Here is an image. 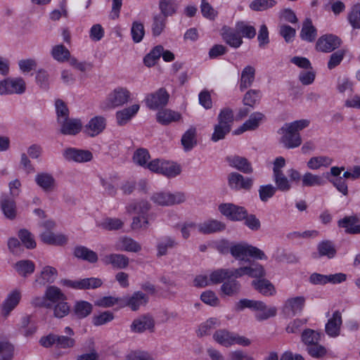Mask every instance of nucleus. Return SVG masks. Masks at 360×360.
Instances as JSON below:
<instances>
[{
	"label": "nucleus",
	"instance_id": "1",
	"mask_svg": "<svg viewBox=\"0 0 360 360\" xmlns=\"http://www.w3.org/2000/svg\"><path fill=\"white\" fill-rule=\"evenodd\" d=\"M309 124L308 120H297L285 123L278 133L281 135L280 142L287 148H294L300 146L302 139L299 131Z\"/></svg>",
	"mask_w": 360,
	"mask_h": 360
},
{
	"label": "nucleus",
	"instance_id": "2",
	"mask_svg": "<svg viewBox=\"0 0 360 360\" xmlns=\"http://www.w3.org/2000/svg\"><path fill=\"white\" fill-rule=\"evenodd\" d=\"M236 308L238 310H243L245 308H250L260 313L257 315L259 320H265L270 317H274L276 315L277 309L275 307L267 308L266 304L262 301L251 300L248 299L240 300L236 304Z\"/></svg>",
	"mask_w": 360,
	"mask_h": 360
},
{
	"label": "nucleus",
	"instance_id": "3",
	"mask_svg": "<svg viewBox=\"0 0 360 360\" xmlns=\"http://www.w3.org/2000/svg\"><path fill=\"white\" fill-rule=\"evenodd\" d=\"M130 96L131 94L128 89L122 87L116 88L108 94L101 108L103 110H108L122 106L129 101Z\"/></svg>",
	"mask_w": 360,
	"mask_h": 360
},
{
	"label": "nucleus",
	"instance_id": "4",
	"mask_svg": "<svg viewBox=\"0 0 360 360\" xmlns=\"http://www.w3.org/2000/svg\"><path fill=\"white\" fill-rule=\"evenodd\" d=\"M153 203L158 206H173L186 201V195L182 192L170 193L166 191L156 192L150 198Z\"/></svg>",
	"mask_w": 360,
	"mask_h": 360
},
{
	"label": "nucleus",
	"instance_id": "5",
	"mask_svg": "<svg viewBox=\"0 0 360 360\" xmlns=\"http://www.w3.org/2000/svg\"><path fill=\"white\" fill-rule=\"evenodd\" d=\"M230 252L236 259L245 260L248 256L265 259V254L259 248L247 244H237L230 248Z\"/></svg>",
	"mask_w": 360,
	"mask_h": 360
},
{
	"label": "nucleus",
	"instance_id": "6",
	"mask_svg": "<svg viewBox=\"0 0 360 360\" xmlns=\"http://www.w3.org/2000/svg\"><path fill=\"white\" fill-rule=\"evenodd\" d=\"M169 94L165 88H160L156 91L149 94L145 98L147 107L153 110L162 108L167 105Z\"/></svg>",
	"mask_w": 360,
	"mask_h": 360
},
{
	"label": "nucleus",
	"instance_id": "7",
	"mask_svg": "<svg viewBox=\"0 0 360 360\" xmlns=\"http://www.w3.org/2000/svg\"><path fill=\"white\" fill-rule=\"evenodd\" d=\"M148 297L141 291H135L131 295L122 297L121 308L129 307L131 311H138L147 304Z\"/></svg>",
	"mask_w": 360,
	"mask_h": 360
},
{
	"label": "nucleus",
	"instance_id": "8",
	"mask_svg": "<svg viewBox=\"0 0 360 360\" xmlns=\"http://www.w3.org/2000/svg\"><path fill=\"white\" fill-rule=\"evenodd\" d=\"M155 328V319L150 314H143L136 318L130 325V330L134 333H143L146 330L153 333Z\"/></svg>",
	"mask_w": 360,
	"mask_h": 360
},
{
	"label": "nucleus",
	"instance_id": "9",
	"mask_svg": "<svg viewBox=\"0 0 360 360\" xmlns=\"http://www.w3.org/2000/svg\"><path fill=\"white\" fill-rule=\"evenodd\" d=\"M26 84L22 78H7L0 82V94H22Z\"/></svg>",
	"mask_w": 360,
	"mask_h": 360
},
{
	"label": "nucleus",
	"instance_id": "10",
	"mask_svg": "<svg viewBox=\"0 0 360 360\" xmlns=\"http://www.w3.org/2000/svg\"><path fill=\"white\" fill-rule=\"evenodd\" d=\"M341 39L336 35L326 34L320 37L316 43V49L323 53H330L339 48Z\"/></svg>",
	"mask_w": 360,
	"mask_h": 360
},
{
	"label": "nucleus",
	"instance_id": "11",
	"mask_svg": "<svg viewBox=\"0 0 360 360\" xmlns=\"http://www.w3.org/2000/svg\"><path fill=\"white\" fill-rule=\"evenodd\" d=\"M107 124L106 118L101 115L92 117L84 127L85 133L94 137L101 134L105 129Z\"/></svg>",
	"mask_w": 360,
	"mask_h": 360
},
{
	"label": "nucleus",
	"instance_id": "12",
	"mask_svg": "<svg viewBox=\"0 0 360 360\" xmlns=\"http://www.w3.org/2000/svg\"><path fill=\"white\" fill-rule=\"evenodd\" d=\"M34 181L45 193L53 192L56 188V181L53 176L49 172H38L34 176Z\"/></svg>",
	"mask_w": 360,
	"mask_h": 360
},
{
	"label": "nucleus",
	"instance_id": "13",
	"mask_svg": "<svg viewBox=\"0 0 360 360\" xmlns=\"http://www.w3.org/2000/svg\"><path fill=\"white\" fill-rule=\"evenodd\" d=\"M222 214L231 220H242L247 217L246 210L231 203L221 204L219 207Z\"/></svg>",
	"mask_w": 360,
	"mask_h": 360
},
{
	"label": "nucleus",
	"instance_id": "14",
	"mask_svg": "<svg viewBox=\"0 0 360 360\" xmlns=\"http://www.w3.org/2000/svg\"><path fill=\"white\" fill-rule=\"evenodd\" d=\"M305 304V297L297 296L288 299L283 306V312L287 316H295L300 313Z\"/></svg>",
	"mask_w": 360,
	"mask_h": 360
},
{
	"label": "nucleus",
	"instance_id": "15",
	"mask_svg": "<svg viewBox=\"0 0 360 360\" xmlns=\"http://www.w3.org/2000/svg\"><path fill=\"white\" fill-rule=\"evenodd\" d=\"M237 30L224 25L221 30V36L226 44L233 48H238L243 44L241 36Z\"/></svg>",
	"mask_w": 360,
	"mask_h": 360
},
{
	"label": "nucleus",
	"instance_id": "16",
	"mask_svg": "<svg viewBox=\"0 0 360 360\" xmlns=\"http://www.w3.org/2000/svg\"><path fill=\"white\" fill-rule=\"evenodd\" d=\"M228 180L230 187L237 190H249L253 184L252 178L244 177L242 174L237 172L231 173Z\"/></svg>",
	"mask_w": 360,
	"mask_h": 360
},
{
	"label": "nucleus",
	"instance_id": "17",
	"mask_svg": "<svg viewBox=\"0 0 360 360\" xmlns=\"http://www.w3.org/2000/svg\"><path fill=\"white\" fill-rule=\"evenodd\" d=\"M58 122L61 126L60 130V133L64 135H75L78 134L82 128V123L81 120L78 119H58Z\"/></svg>",
	"mask_w": 360,
	"mask_h": 360
},
{
	"label": "nucleus",
	"instance_id": "18",
	"mask_svg": "<svg viewBox=\"0 0 360 360\" xmlns=\"http://www.w3.org/2000/svg\"><path fill=\"white\" fill-rule=\"evenodd\" d=\"M58 276L57 270L51 266H44L39 276H37L34 282L35 287H42L46 283H53Z\"/></svg>",
	"mask_w": 360,
	"mask_h": 360
},
{
	"label": "nucleus",
	"instance_id": "19",
	"mask_svg": "<svg viewBox=\"0 0 360 360\" xmlns=\"http://www.w3.org/2000/svg\"><path fill=\"white\" fill-rule=\"evenodd\" d=\"M115 248L117 250L131 252H138L141 250V245L131 237L123 236L115 243Z\"/></svg>",
	"mask_w": 360,
	"mask_h": 360
},
{
	"label": "nucleus",
	"instance_id": "20",
	"mask_svg": "<svg viewBox=\"0 0 360 360\" xmlns=\"http://www.w3.org/2000/svg\"><path fill=\"white\" fill-rule=\"evenodd\" d=\"M63 155L66 160L77 162H88L92 159V153L90 151L72 148L65 150Z\"/></svg>",
	"mask_w": 360,
	"mask_h": 360
},
{
	"label": "nucleus",
	"instance_id": "21",
	"mask_svg": "<svg viewBox=\"0 0 360 360\" xmlns=\"http://www.w3.org/2000/svg\"><path fill=\"white\" fill-rule=\"evenodd\" d=\"M342 314L339 311H335L326 324V333L330 337H337L340 334L342 325Z\"/></svg>",
	"mask_w": 360,
	"mask_h": 360
},
{
	"label": "nucleus",
	"instance_id": "22",
	"mask_svg": "<svg viewBox=\"0 0 360 360\" xmlns=\"http://www.w3.org/2000/svg\"><path fill=\"white\" fill-rule=\"evenodd\" d=\"M21 299V292L18 290L11 291L5 300L2 306V314L8 316L19 304Z\"/></svg>",
	"mask_w": 360,
	"mask_h": 360
},
{
	"label": "nucleus",
	"instance_id": "23",
	"mask_svg": "<svg viewBox=\"0 0 360 360\" xmlns=\"http://www.w3.org/2000/svg\"><path fill=\"white\" fill-rule=\"evenodd\" d=\"M230 166L245 173L251 174L253 172L251 163L244 157L238 155L229 156L227 158Z\"/></svg>",
	"mask_w": 360,
	"mask_h": 360
},
{
	"label": "nucleus",
	"instance_id": "24",
	"mask_svg": "<svg viewBox=\"0 0 360 360\" xmlns=\"http://www.w3.org/2000/svg\"><path fill=\"white\" fill-rule=\"evenodd\" d=\"M102 260L105 264H110L114 268L120 269L127 268L129 262V258L122 254H110L105 255Z\"/></svg>",
	"mask_w": 360,
	"mask_h": 360
},
{
	"label": "nucleus",
	"instance_id": "25",
	"mask_svg": "<svg viewBox=\"0 0 360 360\" xmlns=\"http://www.w3.org/2000/svg\"><path fill=\"white\" fill-rule=\"evenodd\" d=\"M359 219L356 216L345 217L338 221L339 227L344 228L348 234L360 233V224H356Z\"/></svg>",
	"mask_w": 360,
	"mask_h": 360
},
{
	"label": "nucleus",
	"instance_id": "26",
	"mask_svg": "<svg viewBox=\"0 0 360 360\" xmlns=\"http://www.w3.org/2000/svg\"><path fill=\"white\" fill-rule=\"evenodd\" d=\"M139 105L134 104L116 112V120L118 125L126 124L138 112Z\"/></svg>",
	"mask_w": 360,
	"mask_h": 360
},
{
	"label": "nucleus",
	"instance_id": "27",
	"mask_svg": "<svg viewBox=\"0 0 360 360\" xmlns=\"http://www.w3.org/2000/svg\"><path fill=\"white\" fill-rule=\"evenodd\" d=\"M264 119V115L262 112L252 113L249 119L245 121L243 125L236 131V134H239L245 131H250L256 129L261 122Z\"/></svg>",
	"mask_w": 360,
	"mask_h": 360
},
{
	"label": "nucleus",
	"instance_id": "28",
	"mask_svg": "<svg viewBox=\"0 0 360 360\" xmlns=\"http://www.w3.org/2000/svg\"><path fill=\"white\" fill-rule=\"evenodd\" d=\"M64 335H57V347L60 349H70L75 347L76 340L74 338L73 330L67 326L65 328Z\"/></svg>",
	"mask_w": 360,
	"mask_h": 360
},
{
	"label": "nucleus",
	"instance_id": "29",
	"mask_svg": "<svg viewBox=\"0 0 360 360\" xmlns=\"http://www.w3.org/2000/svg\"><path fill=\"white\" fill-rule=\"evenodd\" d=\"M181 119V115L171 109H163L156 115L157 121L162 124H169L172 122H177Z\"/></svg>",
	"mask_w": 360,
	"mask_h": 360
},
{
	"label": "nucleus",
	"instance_id": "30",
	"mask_svg": "<svg viewBox=\"0 0 360 360\" xmlns=\"http://www.w3.org/2000/svg\"><path fill=\"white\" fill-rule=\"evenodd\" d=\"M45 295L47 298V301L51 303V307L53 304L66 301L67 300L66 295L61 291L59 288L55 285L48 286L45 291Z\"/></svg>",
	"mask_w": 360,
	"mask_h": 360
},
{
	"label": "nucleus",
	"instance_id": "31",
	"mask_svg": "<svg viewBox=\"0 0 360 360\" xmlns=\"http://www.w3.org/2000/svg\"><path fill=\"white\" fill-rule=\"evenodd\" d=\"M255 68L252 66H246L241 72L240 89L241 91L250 87L255 80Z\"/></svg>",
	"mask_w": 360,
	"mask_h": 360
},
{
	"label": "nucleus",
	"instance_id": "32",
	"mask_svg": "<svg viewBox=\"0 0 360 360\" xmlns=\"http://www.w3.org/2000/svg\"><path fill=\"white\" fill-rule=\"evenodd\" d=\"M300 37L302 40L312 42L316 37V29L312 25L310 19L307 18L303 24L300 32Z\"/></svg>",
	"mask_w": 360,
	"mask_h": 360
},
{
	"label": "nucleus",
	"instance_id": "33",
	"mask_svg": "<svg viewBox=\"0 0 360 360\" xmlns=\"http://www.w3.org/2000/svg\"><path fill=\"white\" fill-rule=\"evenodd\" d=\"M198 229L202 233L210 234L224 230L225 225L217 220H210L198 225Z\"/></svg>",
	"mask_w": 360,
	"mask_h": 360
},
{
	"label": "nucleus",
	"instance_id": "34",
	"mask_svg": "<svg viewBox=\"0 0 360 360\" xmlns=\"http://www.w3.org/2000/svg\"><path fill=\"white\" fill-rule=\"evenodd\" d=\"M150 209L149 202L146 200L135 201L126 206V211L128 214L136 213L139 214H145Z\"/></svg>",
	"mask_w": 360,
	"mask_h": 360
},
{
	"label": "nucleus",
	"instance_id": "35",
	"mask_svg": "<svg viewBox=\"0 0 360 360\" xmlns=\"http://www.w3.org/2000/svg\"><path fill=\"white\" fill-rule=\"evenodd\" d=\"M92 304L86 301H77L73 307V314L79 319L89 316L92 311Z\"/></svg>",
	"mask_w": 360,
	"mask_h": 360
},
{
	"label": "nucleus",
	"instance_id": "36",
	"mask_svg": "<svg viewBox=\"0 0 360 360\" xmlns=\"http://www.w3.org/2000/svg\"><path fill=\"white\" fill-rule=\"evenodd\" d=\"M324 180L320 175L311 172H306L302 176V186L303 187H315L323 185Z\"/></svg>",
	"mask_w": 360,
	"mask_h": 360
},
{
	"label": "nucleus",
	"instance_id": "37",
	"mask_svg": "<svg viewBox=\"0 0 360 360\" xmlns=\"http://www.w3.org/2000/svg\"><path fill=\"white\" fill-rule=\"evenodd\" d=\"M240 289V284L235 278H229L223 283L221 286L222 293L228 296L237 295Z\"/></svg>",
	"mask_w": 360,
	"mask_h": 360
},
{
	"label": "nucleus",
	"instance_id": "38",
	"mask_svg": "<svg viewBox=\"0 0 360 360\" xmlns=\"http://www.w3.org/2000/svg\"><path fill=\"white\" fill-rule=\"evenodd\" d=\"M1 207L4 215L13 219L16 216V206L14 200L5 197L1 200Z\"/></svg>",
	"mask_w": 360,
	"mask_h": 360
},
{
	"label": "nucleus",
	"instance_id": "39",
	"mask_svg": "<svg viewBox=\"0 0 360 360\" xmlns=\"http://www.w3.org/2000/svg\"><path fill=\"white\" fill-rule=\"evenodd\" d=\"M75 256L91 263L96 262L98 256L96 253L86 247L79 246L75 249Z\"/></svg>",
	"mask_w": 360,
	"mask_h": 360
},
{
	"label": "nucleus",
	"instance_id": "40",
	"mask_svg": "<svg viewBox=\"0 0 360 360\" xmlns=\"http://www.w3.org/2000/svg\"><path fill=\"white\" fill-rule=\"evenodd\" d=\"M213 338L219 344L229 347L233 345V333L225 330H219L214 333Z\"/></svg>",
	"mask_w": 360,
	"mask_h": 360
},
{
	"label": "nucleus",
	"instance_id": "41",
	"mask_svg": "<svg viewBox=\"0 0 360 360\" xmlns=\"http://www.w3.org/2000/svg\"><path fill=\"white\" fill-rule=\"evenodd\" d=\"M178 4L176 0H160L159 8L161 14L167 18L174 15L177 10Z\"/></svg>",
	"mask_w": 360,
	"mask_h": 360
},
{
	"label": "nucleus",
	"instance_id": "42",
	"mask_svg": "<svg viewBox=\"0 0 360 360\" xmlns=\"http://www.w3.org/2000/svg\"><path fill=\"white\" fill-rule=\"evenodd\" d=\"M41 240L49 245H63L67 242V238L63 235H55L50 231H44L41 234Z\"/></svg>",
	"mask_w": 360,
	"mask_h": 360
},
{
	"label": "nucleus",
	"instance_id": "43",
	"mask_svg": "<svg viewBox=\"0 0 360 360\" xmlns=\"http://www.w3.org/2000/svg\"><path fill=\"white\" fill-rule=\"evenodd\" d=\"M252 284L256 290L264 295H271L275 292L274 285L268 280L253 281Z\"/></svg>",
	"mask_w": 360,
	"mask_h": 360
},
{
	"label": "nucleus",
	"instance_id": "44",
	"mask_svg": "<svg viewBox=\"0 0 360 360\" xmlns=\"http://www.w3.org/2000/svg\"><path fill=\"white\" fill-rule=\"evenodd\" d=\"M196 129L189 128L182 136L181 143L185 150H191L196 144Z\"/></svg>",
	"mask_w": 360,
	"mask_h": 360
},
{
	"label": "nucleus",
	"instance_id": "45",
	"mask_svg": "<svg viewBox=\"0 0 360 360\" xmlns=\"http://www.w3.org/2000/svg\"><path fill=\"white\" fill-rule=\"evenodd\" d=\"M51 56L58 62H64L70 58L69 50L63 44L54 46L51 50Z\"/></svg>",
	"mask_w": 360,
	"mask_h": 360
},
{
	"label": "nucleus",
	"instance_id": "46",
	"mask_svg": "<svg viewBox=\"0 0 360 360\" xmlns=\"http://www.w3.org/2000/svg\"><path fill=\"white\" fill-rule=\"evenodd\" d=\"M232 273L229 269H219L212 272L210 280L212 283H220L226 280L231 278Z\"/></svg>",
	"mask_w": 360,
	"mask_h": 360
},
{
	"label": "nucleus",
	"instance_id": "47",
	"mask_svg": "<svg viewBox=\"0 0 360 360\" xmlns=\"http://www.w3.org/2000/svg\"><path fill=\"white\" fill-rule=\"evenodd\" d=\"M333 160L326 156L313 157L307 162V167L311 169H319L321 167H328L331 165Z\"/></svg>",
	"mask_w": 360,
	"mask_h": 360
},
{
	"label": "nucleus",
	"instance_id": "48",
	"mask_svg": "<svg viewBox=\"0 0 360 360\" xmlns=\"http://www.w3.org/2000/svg\"><path fill=\"white\" fill-rule=\"evenodd\" d=\"M14 268L20 275L26 276L27 274H30L34 272L35 266L32 261L25 259L16 262L14 265Z\"/></svg>",
	"mask_w": 360,
	"mask_h": 360
},
{
	"label": "nucleus",
	"instance_id": "49",
	"mask_svg": "<svg viewBox=\"0 0 360 360\" xmlns=\"http://www.w3.org/2000/svg\"><path fill=\"white\" fill-rule=\"evenodd\" d=\"M164 48L161 45L155 46L144 58V63L148 67L153 66L163 53Z\"/></svg>",
	"mask_w": 360,
	"mask_h": 360
},
{
	"label": "nucleus",
	"instance_id": "50",
	"mask_svg": "<svg viewBox=\"0 0 360 360\" xmlns=\"http://www.w3.org/2000/svg\"><path fill=\"white\" fill-rule=\"evenodd\" d=\"M102 284V281L97 278H88L77 281V289L80 290L97 288Z\"/></svg>",
	"mask_w": 360,
	"mask_h": 360
},
{
	"label": "nucleus",
	"instance_id": "51",
	"mask_svg": "<svg viewBox=\"0 0 360 360\" xmlns=\"http://www.w3.org/2000/svg\"><path fill=\"white\" fill-rule=\"evenodd\" d=\"M161 172L160 174L167 176V177H174L181 172V168L179 165L174 163L164 161L162 162V165L161 167Z\"/></svg>",
	"mask_w": 360,
	"mask_h": 360
},
{
	"label": "nucleus",
	"instance_id": "52",
	"mask_svg": "<svg viewBox=\"0 0 360 360\" xmlns=\"http://www.w3.org/2000/svg\"><path fill=\"white\" fill-rule=\"evenodd\" d=\"M233 122V114L231 109L224 108L221 110L218 116V124L223 127H228L229 129H231Z\"/></svg>",
	"mask_w": 360,
	"mask_h": 360
},
{
	"label": "nucleus",
	"instance_id": "53",
	"mask_svg": "<svg viewBox=\"0 0 360 360\" xmlns=\"http://www.w3.org/2000/svg\"><path fill=\"white\" fill-rule=\"evenodd\" d=\"M319 253L321 256H327L332 258L336 253V250L330 240H323L318 245Z\"/></svg>",
	"mask_w": 360,
	"mask_h": 360
},
{
	"label": "nucleus",
	"instance_id": "54",
	"mask_svg": "<svg viewBox=\"0 0 360 360\" xmlns=\"http://www.w3.org/2000/svg\"><path fill=\"white\" fill-rule=\"evenodd\" d=\"M320 340V333L314 330L306 329L302 333V340L307 347L319 342Z\"/></svg>",
	"mask_w": 360,
	"mask_h": 360
},
{
	"label": "nucleus",
	"instance_id": "55",
	"mask_svg": "<svg viewBox=\"0 0 360 360\" xmlns=\"http://www.w3.org/2000/svg\"><path fill=\"white\" fill-rule=\"evenodd\" d=\"M13 351V346L9 342L0 340V360H11Z\"/></svg>",
	"mask_w": 360,
	"mask_h": 360
},
{
	"label": "nucleus",
	"instance_id": "56",
	"mask_svg": "<svg viewBox=\"0 0 360 360\" xmlns=\"http://www.w3.org/2000/svg\"><path fill=\"white\" fill-rule=\"evenodd\" d=\"M149 226V221L145 216H135L132 218L130 227L134 231L146 230Z\"/></svg>",
	"mask_w": 360,
	"mask_h": 360
},
{
	"label": "nucleus",
	"instance_id": "57",
	"mask_svg": "<svg viewBox=\"0 0 360 360\" xmlns=\"http://www.w3.org/2000/svg\"><path fill=\"white\" fill-rule=\"evenodd\" d=\"M18 237L22 243L27 249H34L36 247V242L32 234L26 229H21L18 232Z\"/></svg>",
	"mask_w": 360,
	"mask_h": 360
},
{
	"label": "nucleus",
	"instance_id": "58",
	"mask_svg": "<svg viewBox=\"0 0 360 360\" xmlns=\"http://www.w3.org/2000/svg\"><path fill=\"white\" fill-rule=\"evenodd\" d=\"M276 189L286 192L291 188V184L288 179L283 173L274 175Z\"/></svg>",
	"mask_w": 360,
	"mask_h": 360
},
{
	"label": "nucleus",
	"instance_id": "59",
	"mask_svg": "<svg viewBox=\"0 0 360 360\" xmlns=\"http://www.w3.org/2000/svg\"><path fill=\"white\" fill-rule=\"evenodd\" d=\"M166 17L162 15H156L153 18L152 31L154 36H159L166 25Z\"/></svg>",
	"mask_w": 360,
	"mask_h": 360
},
{
	"label": "nucleus",
	"instance_id": "60",
	"mask_svg": "<svg viewBox=\"0 0 360 360\" xmlns=\"http://www.w3.org/2000/svg\"><path fill=\"white\" fill-rule=\"evenodd\" d=\"M121 300L122 297H115L112 296H106L100 298L96 300L95 304L101 307H110L114 305H118L121 307Z\"/></svg>",
	"mask_w": 360,
	"mask_h": 360
},
{
	"label": "nucleus",
	"instance_id": "61",
	"mask_svg": "<svg viewBox=\"0 0 360 360\" xmlns=\"http://www.w3.org/2000/svg\"><path fill=\"white\" fill-rule=\"evenodd\" d=\"M150 158V154L146 149L139 148L134 153L133 160L140 166H146Z\"/></svg>",
	"mask_w": 360,
	"mask_h": 360
},
{
	"label": "nucleus",
	"instance_id": "62",
	"mask_svg": "<svg viewBox=\"0 0 360 360\" xmlns=\"http://www.w3.org/2000/svg\"><path fill=\"white\" fill-rule=\"evenodd\" d=\"M348 20L354 29H360V4L352 7L348 15Z\"/></svg>",
	"mask_w": 360,
	"mask_h": 360
},
{
	"label": "nucleus",
	"instance_id": "63",
	"mask_svg": "<svg viewBox=\"0 0 360 360\" xmlns=\"http://www.w3.org/2000/svg\"><path fill=\"white\" fill-rule=\"evenodd\" d=\"M307 350L310 356L317 359L323 357L327 353L326 347L319 345V342L307 347Z\"/></svg>",
	"mask_w": 360,
	"mask_h": 360
},
{
	"label": "nucleus",
	"instance_id": "64",
	"mask_svg": "<svg viewBox=\"0 0 360 360\" xmlns=\"http://www.w3.org/2000/svg\"><path fill=\"white\" fill-rule=\"evenodd\" d=\"M200 11L202 15L210 20H214L218 12L206 0L201 1Z\"/></svg>",
	"mask_w": 360,
	"mask_h": 360
}]
</instances>
